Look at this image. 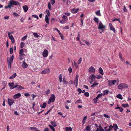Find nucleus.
Segmentation results:
<instances>
[{
  "label": "nucleus",
  "instance_id": "61",
  "mask_svg": "<svg viewBox=\"0 0 131 131\" xmlns=\"http://www.w3.org/2000/svg\"><path fill=\"white\" fill-rule=\"evenodd\" d=\"M124 11L125 12H127V10L126 8V7L125 6H124V9H123Z\"/></svg>",
  "mask_w": 131,
  "mask_h": 131
},
{
  "label": "nucleus",
  "instance_id": "24",
  "mask_svg": "<svg viewBox=\"0 0 131 131\" xmlns=\"http://www.w3.org/2000/svg\"><path fill=\"white\" fill-rule=\"evenodd\" d=\"M99 84V83H97L96 82H95L91 86V87L92 88H93Z\"/></svg>",
  "mask_w": 131,
  "mask_h": 131
},
{
  "label": "nucleus",
  "instance_id": "42",
  "mask_svg": "<svg viewBox=\"0 0 131 131\" xmlns=\"http://www.w3.org/2000/svg\"><path fill=\"white\" fill-rule=\"evenodd\" d=\"M102 95H103V94L102 93H101L99 94L96 97V99H98L99 97H101Z\"/></svg>",
  "mask_w": 131,
  "mask_h": 131
},
{
  "label": "nucleus",
  "instance_id": "3",
  "mask_svg": "<svg viewBox=\"0 0 131 131\" xmlns=\"http://www.w3.org/2000/svg\"><path fill=\"white\" fill-rule=\"evenodd\" d=\"M128 87L127 85L125 83H122L119 84L118 86V89H121L125 88H127Z\"/></svg>",
  "mask_w": 131,
  "mask_h": 131
},
{
  "label": "nucleus",
  "instance_id": "43",
  "mask_svg": "<svg viewBox=\"0 0 131 131\" xmlns=\"http://www.w3.org/2000/svg\"><path fill=\"white\" fill-rule=\"evenodd\" d=\"M25 45V43L23 42H22L20 44V47L21 48H23Z\"/></svg>",
  "mask_w": 131,
  "mask_h": 131
},
{
  "label": "nucleus",
  "instance_id": "41",
  "mask_svg": "<svg viewBox=\"0 0 131 131\" xmlns=\"http://www.w3.org/2000/svg\"><path fill=\"white\" fill-rule=\"evenodd\" d=\"M49 126L50 129H51L53 131H55L54 128L51 125H49Z\"/></svg>",
  "mask_w": 131,
  "mask_h": 131
},
{
  "label": "nucleus",
  "instance_id": "11",
  "mask_svg": "<svg viewBox=\"0 0 131 131\" xmlns=\"http://www.w3.org/2000/svg\"><path fill=\"white\" fill-rule=\"evenodd\" d=\"M95 69L92 66L90 67L89 70V72L90 73L91 72L94 73L95 72Z\"/></svg>",
  "mask_w": 131,
  "mask_h": 131
},
{
  "label": "nucleus",
  "instance_id": "53",
  "mask_svg": "<svg viewBox=\"0 0 131 131\" xmlns=\"http://www.w3.org/2000/svg\"><path fill=\"white\" fill-rule=\"evenodd\" d=\"M89 93L88 92H85L84 93V95L87 97L89 96Z\"/></svg>",
  "mask_w": 131,
  "mask_h": 131
},
{
  "label": "nucleus",
  "instance_id": "5",
  "mask_svg": "<svg viewBox=\"0 0 131 131\" xmlns=\"http://www.w3.org/2000/svg\"><path fill=\"white\" fill-rule=\"evenodd\" d=\"M67 18V17L66 16L63 15L62 17V19L61 20L60 19H59L60 23L63 24L65 22Z\"/></svg>",
  "mask_w": 131,
  "mask_h": 131
},
{
  "label": "nucleus",
  "instance_id": "25",
  "mask_svg": "<svg viewBox=\"0 0 131 131\" xmlns=\"http://www.w3.org/2000/svg\"><path fill=\"white\" fill-rule=\"evenodd\" d=\"M14 56L13 55H12L11 57L10 60L9 59V63H12L14 59Z\"/></svg>",
  "mask_w": 131,
  "mask_h": 131
},
{
  "label": "nucleus",
  "instance_id": "6",
  "mask_svg": "<svg viewBox=\"0 0 131 131\" xmlns=\"http://www.w3.org/2000/svg\"><path fill=\"white\" fill-rule=\"evenodd\" d=\"M48 50L45 49L43 52L42 55L43 57L46 58L48 56Z\"/></svg>",
  "mask_w": 131,
  "mask_h": 131
},
{
  "label": "nucleus",
  "instance_id": "22",
  "mask_svg": "<svg viewBox=\"0 0 131 131\" xmlns=\"http://www.w3.org/2000/svg\"><path fill=\"white\" fill-rule=\"evenodd\" d=\"M14 83L13 82L10 83H9V86L10 87V89H12V88L14 87Z\"/></svg>",
  "mask_w": 131,
  "mask_h": 131
},
{
  "label": "nucleus",
  "instance_id": "55",
  "mask_svg": "<svg viewBox=\"0 0 131 131\" xmlns=\"http://www.w3.org/2000/svg\"><path fill=\"white\" fill-rule=\"evenodd\" d=\"M66 129L67 130H68V131L69 130L70 131H71L72 130V128L71 127H69V128L68 127H66Z\"/></svg>",
  "mask_w": 131,
  "mask_h": 131
},
{
  "label": "nucleus",
  "instance_id": "31",
  "mask_svg": "<svg viewBox=\"0 0 131 131\" xmlns=\"http://www.w3.org/2000/svg\"><path fill=\"white\" fill-rule=\"evenodd\" d=\"M5 40H6V47H8V38L6 36L5 38Z\"/></svg>",
  "mask_w": 131,
  "mask_h": 131
},
{
  "label": "nucleus",
  "instance_id": "4",
  "mask_svg": "<svg viewBox=\"0 0 131 131\" xmlns=\"http://www.w3.org/2000/svg\"><path fill=\"white\" fill-rule=\"evenodd\" d=\"M55 100V96L53 94H52L51 95L50 98L49 99V102H53Z\"/></svg>",
  "mask_w": 131,
  "mask_h": 131
},
{
  "label": "nucleus",
  "instance_id": "12",
  "mask_svg": "<svg viewBox=\"0 0 131 131\" xmlns=\"http://www.w3.org/2000/svg\"><path fill=\"white\" fill-rule=\"evenodd\" d=\"M109 25L110 26V30L113 31L114 33H115L116 32L115 29L113 26L112 24L111 23H109Z\"/></svg>",
  "mask_w": 131,
  "mask_h": 131
},
{
  "label": "nucleus",
  "instance_id": "13",
  "mask_svg": "<svg viewBox=\"0 0 131 131\" xmlns=\"http://www.w3.org/2000/svg\"><path fill=\"white\" fill-rule=\"evenodd\" d=\"M79 10V8L75 9L73 8L71 10V12L73 14H75L77 13Z\"/></svg>",
  "mask_w": 131,
  "mask_h": 131
},
{
  "label": "nucleus",
  "instance_id": "51",
  "mask_svg": "<svg viewBox=\"0 0 131 131\" xmlns=\"http://www.w3.org/2000/svg\"><path fill=\"white\" fill-rule=\"evenodd\" d=\"M47 72V70H43L41 72V73L45 74Z\"/></svg>",
  "mask_w": 131,
  "mask_h": 131
},
{
  "label": "nucleus",
  "instance_id": "20",
  "mask_svg": "<svg viewBox=\"0 0 131 131\" xmlns=\"http://www.w3.org/2000/svg\"><path fill=\"white\" fill-rule=\"evenodd\" d=\"M45 21L47 24H49V19L48 16H47V15H46Z\"/></svg>",
  "mask_w": 131,
  "mask_h": 131
},
{
  "label": "nucleus",
  "instance_id": "1",
  "mask_svg": "<svg viewBox=\"0 0 131 131\" xmlns=\"http://www.w3.org/2000/svg\"><path fill=\"white\" fill-rule=\"evenodd\" d=\"M17 5L20 6V3L13 0H10L9 3V8H11V7H13V5L16 6Z\"/></svg>",
  "mask_w": 131,
  "mask_h": 131
},
{
  "label": "nucleus",
  "instance_id": "15",
  "mask_svg": "<svg viewBox=\"0 0 131 131\" xmlns=\"http://www.w3.org/2000/svg\"><path fill=\"white\" fill-rule=\"evenodd\" d=\"M14 103V100L12 99H9V105L11 106Z\"/></svg>",
  "mask_w": 131,
  "mask_h": 131
},
{
  "label": "nucleus",
  "instance_id": "49",
  "mask_svg": "<svg viewBox=\"0 0 131 131\" xmlns=\"http://www.w3.org/2000/svg\"><path fill=\"white\" fill-rule=\"evenodd\" d=\"M33 35L34 36L36 37H39V36L36 33H33Z\"/></svg>",
  "mask_w": 131,
  "mask_h": 131
},
{
  "label": "nucleus",
  "instance_id": "18",
  "mask_svg": "<svg viewBox=\"0 0 131 131\" xmlns=\"http://www.w3.org/2000/svg\"><path fill=\"white\" fill-rule=\"evenodd\" d=\"M25 12H26L28 10V7L27 5L24 6L23 7Z\"/></svg>",
  "mask_w": 131,
  "mask_h": 131
},
{
  "label": "nucleus",
  "instance_id": "59",
  "mask_svg": "<svg viewBox=\"0 0 131 131\" xmlns=\"http://www.w3.org/2000/svg\"><path fill=\"white\" fill-rule=\"evenodd\" d=\"M77 91L79 92V94H81V92H82V91L81 89H80V88L78 89V90Z\"/></svg>",
  "mask_w": 131,
  "mask_h": 131
},
{
  "label": "nucleus",
  "instance_id": "57",
  "mask_svg": "<svg viewBox=\"0 0 131 131\" xmlns=\"http://www.w3.org/2000/svg\"><path fill=\"white\" fill-rule=\"evenodd\" d=\"M13 52V49L12 48H11L10 49L9 52L10 54H12Z\"/></svg>",
  "mask_w": 131,
  "mask_h": 131
},
{
  "label": "nucleus",
  "instance_id": "38",
  "mask_svg": "<svg viewBox=\"0 0 131 131\" xmlns=\"http://www.w3.org/2000/svg\"><path fill=\"white\" fill-rule=\"evenodd\" d=\"M46 13H47V16H50V11L48 9H46Z\"/></svg>",
  "mask_w": 131,
  "mask_h": 131
},
{
  "label": "nucleus",
  "instance_id": "14",
  "mask_svg": "<svg viewBox=\"0 0 131 131\" xmlns=\"http://www.w3.org/2000/svg\"><path fill=\"white\" fill-rule=\"evenodd\" d=\"M25 54L24 53H22L20 54L19 55V60H21L25 58Z\"/></svg>",
  "mask_w": 131,
  "mask_h": 131
},
{
  "label": "nucleus",
  "instance_id": "62",
  "mask_svg": "<svg viewBox=\"0 0 131 131\" xmlns=\"http://www.w3.org/2000/svg\"><path fill=\"white\" fill-rule=\"evenodd\" d=\"M51 2L52 5H53L55 3V0H51Z\"/></svg>",
  "mask_w": 131,
  "mask_h": 131
},
{
  "label": "nucleus",
  "instance_id": "45",
  "mask_svg": "<svg viewBox=\"0 0 131 131\" xmlns=\"http://www.w3.org/2000/svg\"><path fill=\"white\" fill-rule=\"evenodd\" d=\"M59 78L60 80V82H62V75L61 74H60L59 75Z\"/></svg>",
  "mask_w": 131,
  "mask_h": 131
},
{
  "label": "nucleus",
  "instance_id": "56",
  "mask_svg": "<svg viewBox=\"0 0 131 131\" xmlns=\"http://www.w3.org/2000/svg\"><path fill=\"white\" fill-rule=\"evenodd\" d=\"M32 17H34L35 18L37 19H39V18H38V16L36 15H32Z\"/></svg>",
  "mask_w": 131,
  "mask_h": 131
},
{
  "label": "nucleus",
  "instance_id": "64",
  "mask_svg": "<svg viewBox=\"0 0 131 131\" xmlns=\"http://www.w3.org/2000/svg\"><path fill=\"white\" fill-rule=\"evenodd\" d=\"M104 116L105 117L107 118H110V116L109 115L106 114H104Z\"/></svg>",
  "mask_w": 131,
  "mask_h": 131
},
{
  "label": "nucleus",
  "instance_id": "34",
  "mask_svg": "<svg viewBox=\"0 0 131 131\" xmlns=\"http://www.w3.org/2000/svg\"><path fill=\"white\" fill-rule=\"evenodd\" d=\"M87 119V116H86L84 117L83 119V120L82 121L83 124H84L85 123V121Z\"/></svg>",
  "mask_w": 131,
  "mask_h": 131
},
{
  "label": "nucleus",
  "instance_id": "23",
  "mask_svg": "<svg viewBox=\"0 0 131 131\" xmlns=\"http://www.w3.org/2000/svg\"><path fill=\"white\" fill-rule=\"evenodd\" d=\"M22 65L23 67L24 68H26L28 66L27 64L25 62H23Z\"/></svg>",
  "mask_w": 131,
  "mask_h": 131
},
{
  "label": "nucleus",
  "instance_id": "37",
  "mask_svg": "<svg viewBox=\"0 0 131 131\" xmlns=\"http://www.w3.org/2000/svg\"><path fill=\"white\" fill-rule=\"evenodd\" d=\"M99 131H104V129L103 128L101 125H100L99 126H98Z\"/></svg>",
  "mask_w": 131,
  "mask_h": 131
},
{
  "label": "nucleus",
  "instance_id": "19",
  "mask_svg": "<svg viewBox=\"0 0 131 131\" xmlns=\"http://www.w3.org/2000/svg\"><path fill=\"white\" fill-rule=\"evenodd\" d=\"M30 129L34 131H41L38 130L37 128L36 127H30Z\"/></svg>",
  "mask_w": 131,
  "mask_h": 131
},
{
  "label": "nucleus",
  "instance_id": "52",
  "mask_svg": "<svg viewBox=\"0 0 131 131\" xmlns=\"http://www.w3.org/2000/svg\"><path fill=\"white\" fill-rule=\"evenodd\" d=\"M50 90L49 89L47 90V91L46 92L45 95H47L50 93Z\"/></svg>",
  "mask_w": 131,
  "mask_h": 131
},
{
  "label": "nucleus",
  "instance_id": "60",
  "mask_svg": "<svg viewBox=\"0 0 131 131\" xmlns=\"http://www.w3.org/2000/svg\"><path fill=\"white\" fill-rule=\"evenodd\" d=\"M59 34L60 35V36L61 37L62 39L63 40L64 39V38L63 35L61 33H60Z\"/></svg>",
  "mask_w": 131,
  "mask_h": 131
},
{
  "label": "nucleus",
  "instance_id": "28",
  "mask_svg": "<svg viewBox=\"0 0 131 131\" xmlns=\"http://www.w3.org/2000/svg\"><path fill=\"white\" fill-rule=\"evenodd\" d=\"M50 123L54 127H56L57 126L56 123L53 121H52L50 122Z\"/></svg>",
  "mask_w": 131,
  "mask_h": 131
},
{
  "label": "nucleus",
  "instance_id": "54",
  "mask_svg": "<svg viewBox=\"0 0 131 131\" xmlns=\"http://www.w3.org/2000/svg\"><path fill=\"white\" fill-rule=\"evenodd\" d=\"M74 66L75 67L76 69L77 68H78V66L76 62L75 61H74Z\"/></svg>",
  "mask_w": 131,
  "mask_h": 131
},
{
  "label": "nucleus",
  "instance_id": "27",
  "mask_svg": "<svg viewBox=\"0 0 131 131\" xmlns=\"http://www.w3.org/2000/svg\"><path fill=\"white\" fill-rule=\"evenodd\" d=\"M94 21L96 22L97 24L99 23V20L98 18L96 17H94L93 19Z\"/></svg>",
  "mask_w": 131,
  "mask_h": 131
},
{
  "label": "nucleus",
  "instance_id": "47",
  "mask_svg": "<svg viewBox=\"0 0 131 131\" xmlns=\"http://www.w3.org/2000/svg\"><path fill=\"white\" fill-rule=\"evenodd\" d=\"M82 60V59L81 58H80L78 60V64H80Z\"/></svg>",
  "mask_w": 131,
  "mask_h": 131
},
{
  "label": "nucleus",
  "instance_id": "17",
  "mask_svg": "<svg viewBox=\"0 0 131 131\" xmlns=\"http://www.w3.org/2000/svg\"><path fill=\"white\" fill-rule=\"evenodd\" d=\"M117 107L115 108L116 109H119V111L120 112H122L123 110V109L122 107H119L118 106V105H117Z\"/></svg>",
  "mask_w": 131,
  "mask_h": 131
},
{
  "label": "nucleus",
  "instance_id": "58",
  "mask_svg": "<svg viewBox=\"0 0 131 131\" xmlns=\"http://www.w3.org/2000/svg\"><path fill=\"white\" fill-rule=\"evenodd\" d=\"M13 15L16 17L19 16V15H18V14L16 13H15V12H14L13 13Z\"/></svg>",
  "mask_w": 131,
  "mask_h": 131
},
{
  "label": "nucleus",
  "instance_id": "8",
  "mask_svg": "<svg viewBox=\"0 0 131 131\" xmlns=\"http://www.w3.org/2000/svg\"><path fill=\"white\" fill-rule=\"evenodd\" d=\"M21 95L20 93H18L14 95L13 96V99H18L21 96Z\"/></svg>",
  "mask_w": 131,
  "mask_h": 131
},
{
  "label": "nucleus",
  "instance_id": "36",
  "mask_svg": "<svg viewBox=\"0 0 131 131\" xmlns=\"http://www.w3.org/2000/svg\"><path fill=\"white\" fill-rule=\"evenodd\" d=\"M97 16H101L100 10L97 11L96 12H95Z\"/></svg>",
  "mask_w": 131,
  "mask_h": 131
},
{
  "label": "nucleus",
  "instance_id": "16",
  "mask_svg": "<svg viewBox=\"0 0 131 131\" xmlns=\"http://www.w3.org/2000/svg\"><path fill=\"white\" fill-rule=\"evenodd\" d=\"M95 78L96 77L94 74L91 75L90 77V78L91 79L92 81H95Z\"/></svg>",
  "mask_w": 131,
  "mask_h": 131
},
{
  "label": "nucleus",
  "instance_id": "35",
  "mask_svg": "<svg viewBox=\"0 0 131 131\" xmlns=\"http://www.w3.org/2000/svg\"><path fill=\"white\" fill-rule=\"evenodd\" d=\"M116 97L117 98L120 99L121 100H122L123 99L122 95L120 94H119L117 95Z\"/></svg>",
  "mask_w": 131,
  "mask_h": 131
},
{
  "label": "nucleus",
  "instance_id": "50",
  "mask_svg": "<svg viewBox=\"0 0 131 131\" xmlns=\"http://www.w3.org/2000/svg\"><path fill=\"white\" fill-rule=\"evenodd\" d=\"M82 103V100L79 99L78 100H77L76 102H75V103L77 104V103Z\"/></svg>",
  "mask_w": 131,
  "mask_h": 131
},
{
  "label": "nucleus",
  "instance_id": "2",
  "mask_svg": "<svg viewBox=\"0 0 131 131\" xmlns=\"http://www.w3.org/2000/svg\"><path fill=\"white\" fill-rule=\"evenodd\" d=\"M105 28V26L103 25L102 22L100 21L99 23V26L98 27V29H101V30L102 31H100V32L101 34H102V32H104V28Z\"/></svg>",
  "mask_w": 131,
  "mask_h": 131
},
{
  "label": "nucleus",
  "instance_id": "26",
  "mask_svg": "<svg viewBox=\"0 0 131 131\" xmlns=\"http://www.w3.org/2000/svg\"><path fill=\"white\" fill-rule=\"evenodd\" d=\"M99 73L103 75L104 73H103V70L101 67H100L99 69Z\"/></svg>",
  "mask_w": 131,
  "mask_h": 131
},
{
  "label": "nucleus",
  "instance_id": "9",
  "mask_svg": "<svg viewBox=\"0 0 131 131\" xmlns=\"http://www.w3.org/2000/svg\"><path fill=\"white\" fill-rule=\"evenodd\" d=\"M9 38L11 40L12 43H14L15 42V40L13 37L12 35H10V33L9 32Z\"/></svg>",
  "mask_w": 131,
  "mask_h": 131
},
{
  "label": "nucleus",
  "instance_id": "39",
  "mask_svg": "<svg viewBox=\"0 0 131 131\" xmlns=\"http://www.w3.org/2000/svg\"><path fill=\"white\" fill-rule=\"evenodd\" d=\"M46 106V103H44L42 105H40L41 107L43 108H45Z\"/></svg>",
  "mask_w": 131,
  "mask_h": 131
},
{
  "label": "nucleus",
  "instance_id": "33",
  "mask_svg": "<svg viewBox=\"0 0 131 131\" xmlns=\"http://www.w3.org/2000/svg\"><path fill=\"white\" fill-rule=\"evenodd\" d=\"M109 92V91L107 90H105L104 91H103V95H104L105 94H107Z\"/></svg>",
  "mask_w": 131,
  "mask_h": 131
},
{
  "label": "nucleus",
  "instance_id": "29",
  "mask_svg": "<svg viewBox=\"0 0 131 131\" xmlns=\"http://www.w3.org/2000/svg\"><path fill=\"white\" fill-rule=\"evenodd\" d=\"M113 126V127H114V129L115 131H116L117 129L118 126L116 124H114Z\"/></svg>",
  "mask_w": 131,
  "mask_h": 131
},
{
  "label": "nucleus",
  "instance_id": "44",
  "mask_svg": "<svg viewBox=\"0 0 131 131\" xmlns=\"http://www.w3.org/2000/svg\"><path fill=\"white\" fill-rule=\"evenodd\" d=\"M86 129L87 131H90L91 130L90 126V125L87 126L86 127Z\"/></svg>",
  "mask_w": 131,
  "mask_h": 131
},
{
  "label": "nucleus",
  "instance_id": "21",
  "mask_svg": "<svg viewBox=\"0 0 131 131\" xmlns=\"http://www.w3.org/2000/svg\"><path fill=\"white\" fill-rule=\"evenodd\" d=\"M17 74L16 73H14L12 76H10L9 78L10 79H12L15 78Z\"/></svg>",
  "mask_w": 131,
  "mask_h": 131
},
{
  "label": "nucleus",
  "instance_id": "40",
  "mask_svg": "<svg viewBox=\"0 0 131 131\" xmlns=\"http://www.w3.org/2000/svg\"><path fill=\"white\" fill-rule=\"evenodd\" d=\"M122 53H121L119 52V56L120 58L121 59V60L123 61L124 60L122 58Z\"/></svg>",
  "mask_w": 131,
  "mask_h": 131
},
{
  "label": "nucleus",
  "instance_id": "10",
  "mask_svg": "<svg viewBox=\"0 0 131 131\" xmlns=\"http://www.w3.org/2000/svg\"><path fill=\"white\" fill-rule=\"evenodd\" d=\"M16 88H17L18 89H24V88L20 85H19L18 84H15L14 86V87L12 88V89H14Z\"/></svg>",
  "mask_w": 131,
  "mask_h": 131
},
{
  "label": "nucleus",
  "instance_id": "7",
  "mask_svg": "<svg viewBox=\"0 0 131 131\" xmlns=\"http://www.w3.org/2000/svg\"><path fill=\"white\" fill-rule=\"evenodd\" d=\"M116 80H110L108 81V85L109 86H110L113 85L114 84L116 83Z\"/></svg>",
  "mask_w": 131,
  "mask_h": 131
},
{
  "label": "nucleus",
  "instance_id": "46",
  "mask_svg": "<svg viewBox=\"0 0 131 131\" xmlns=\"http://www.w3.org/2000/svg\"><path fill=\"white\" fill-rule=\"evenodd\" d=\"M113 126H112V125H110L109 126V127L108 128V130L106 131L105 130V131H110L113 128Z\"/></svg>",
  "mask_w": 131,
  "mask_h": 131
},
{
  "label": "nucleus",
  "instance_id": "48",
  "mask_svg": "<svg viewBox=\"0 0 131 131\" xmlns=\"http://www.w3.org/2000/svg\"><path fill=\"white\" fill-rule=\"evenodd\" d=\"M48 7L49 9L50 10H51V7L50 4V3H49L48 4Z\"/></svg>",
  "mask_w": 131,
  "mask_h": 131
},
{
  "label": "nucleus",
  "instance_id": "63",
  "mask_svg": "<svg viewBox=\"0 0 131 131\" xmlns=\"http://www.w3.org/2000/svg\"><path fill=\"white\" fill-rule=\"evenodd\" d=\"M24 52V50L23 49H21L19 51V54H22V53H23Z\"/></svg>",
  "mask_w": 131,
  "mask_h": 131
},
{
  "label": "nucleus",
  "instance_id": "32",
  "mask_svg": "<svg viewBox=\"0 0 131 131\" xmlns=\"http://www.w3.org/2000/svg\"><path fill=\"white\" fill-rule=\"evenodd\" d=\"M122 106L124 108L128 107H129V105L128 104H122Z\"/></svg>",
  "mask_w": 131,
  "mask_h": 131
},
{
  "label": "nucleus",
  "instance_id": "30",
  "mask_svg": "<svg viewBox=\"0 0 131 131\" xmlns=\"http://www.w3.org/2000/svg\"><path fill=\"white\" fill-rule=\"evenodd\" d=\"M78 81L76 80H75L74 81V83L73 82V84L75 85L76 88H77L78 86Z\"/></svg>",
  "mask_w": 131,
  "mask_h": 131
}]
</instances>
